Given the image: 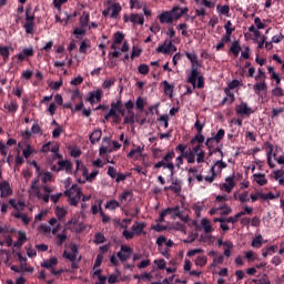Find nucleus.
I'll use <instances>...</instances> for the list:
<instances>
[{"mask_svg":"<svg viewBox=\"0 0 284 284\" xmlns=\"http://www.w3.org/2000/svg\"><path fill=\"white\" fill-rule=\"evenodd\" d=\"M111 118H113V123L115 124H119L122 121V119L120 118V114L118 113H114V115H110V113L104 115L105 121H109Z\"/></svg>","mask_w":284,"mask_h":284,"instance_id":"42","label":"nucleus"},{"mask_svg":"<svg viewBox=\"0 0 284 284\" xmlns=\"http://www.w3.org/2000/svg\"><path fill=\"white\" fill-rule=\"evenodd\" d=\"M32 153H33V150H32V148H30V145H28L27 149H24V151H22V155L27 159L30 158V155H32Z\"/></svg>","mask_w":284,"mask_h":284,"instance_id":"64","label":"nucleus"},{"mask_svg":"<svg viewBox=\"0 0 284 284\" xmlns=\"http://www.w3.org/2000/svg\"><path fill=\"white\" fill-rule=\"evenodd\" d=\"M186 144H178L175 152H180V156L186 159V163L194 164L205 162V151L201 150V144H196L191 151H186Z\"/></svg>","mask_w":284,"mask_h":284,"instance_id":"1","label":"nucleus"},{"mask_svg":"<svg viewBox=\"0 0 284 284\" xmlns=\"http://www.w3.org/2000/svg\"><path fill=\"white\" fill-rule=\"evenodd\" d=\"M105 11L111 12L110 14L111 19H116L120 12L122 11V7L120 6V3H113L110 7H108Z\"/></svg>","mask_w":284,"mask_h":284,"instance_id":"14","label":"nucleus"},{"mask_svg":"<svg viewBox=\"0 0 284 284\" xmlns=\"http://www.w3.org/2000/svg\"><path fill=\"white\" fill-rule=\"evenodd\" d=\"M91 48V44H89V42L87 41H82L80 43V48L78 49V52L82 53V54H87V49Z\"/></svg>","mask_w":284,"mask_h":284,"instance_id":"45","label":"nucleus"},{"mask_svg":"<svg viewBox=\"0 0 284 284\" xmlns=\"http://www.w3.org/2000/svg\"><path fill=\"white\" fill-rule=\"evenodd\" d=\"M241 85V82L239 80H232L231 83H229V88H225L224 90H234Z\"/></svg>","mask_w":284,"mask_h":284,"instance_id":"54","label":"nucleus"},{"mask_svg":"<svg viewBox=\"0 0 284 284\" xmlns=\"http://www.w3.org/2000/svg\"><path fill=\"white\" fill-rule=\"evenodd\" d=\"M215 9L217 10V12L221 14V16H226V17H230L229 13H230V6L226 4V6H220L217 4L215 7Z\"/></svg>","mask_w":284,"mask_h":284,"instance_id":"31","label":"nucleus"},{"mask_svg":"<svg viewBox=\"0 0 284 284\" xmlns=\"http://www.w3.org/2000/svg\"><path fill=\"white\" fill-rule=\"evenodd\" d=\"M186 59L193 64L191 68V75H189V83H191L193 88L196 87V89H203L205 83L203 77L199 75L197 68H201V64L196 61V54L186 52Z\"/></svg>","mask_w":284,"mask_h":284,"instance_id":"3","label":"nucleus"},{"mask_svg":"<svg viewBox=\"0 0 284 284\" xmlns=\"http://www.w3.org/2000/svg\"><path fill=\"white\" fill-rule=\"evenodd\" d=\"M207 264V257L205 256H199L196 257L195 260V265L199 266V267H203Z\"/></svg>","mask_w":284,"mask_h":284,"instance_id":"44","label":"nucleus"},{"mask_svg":"<svg viewBox=\"0 0 284 284\" xmlns=\"http://www.w3.org/2000/svg\"><path fill=\"white\" fill-rule=\"evenodd\" d=\"M253 181L260 186L267 184V179H265V174L262 173L253 174Z\"/></svg>","mask_w":284,"mask_h":284,"instance_id":"24","label":"nucleus"},{"mask_svg":"<svg viewBox=\"0 0 284 284\" xmlns=\"http://www.w3.org/2000/svg\"><path fill=\"white\" fill-rule=\"evenodd\" d=\"M134 234H136L133 231H126L124 230V232H122V236H124V239H126V241H130L134 237Z\"/></svg>","mask_w":284,"mask_h":284,"instance_id":"55","label":"nucleus"},{"mask_svg":"<svg viewBox=\"0 0 284 284\" xmlns=\"http://www.w3.org/2000/svg\"><path fill=\"white\" fill-rule=\"evenodd\" d=\"M101 129H97L93 131V133H91V135H89V141H91V144L94 145L95 143H99V141H101Z\"/></svg>","mask_w":284,"mask_h":284,"instance_id":"22","label":"nucleus"},{"mask_svg":"<svg viewBox=\"0 0 284 284\" xmlns=\"http://www.w3.org/2000/svg\"><path fill=\"white\" fill-rule=\"evenodd\" d=\"M67 239L68 236L64 233L58 234V246H61Z\"/></svg>","mask_w":284,"mask_h":284,"instance_id":"63","label":"nucleus"},{"mask_svg":"<svg viewBox=\"0 0 284 284\" xmlns=\"http://www.w3.org/2000/svg\"><path fill=\"white\" fill-rule=\"evenodd\" d=\"M123 104H122V100L118 99L115 102H111V109L110 112H108V114H110V116H113L115 114V111H122L124 109H122Z\"/></svg>","mask_w":284,"mask_h":284,"instance_id":"18","label":"nucleus"},{"mask_svg":"<svg viewBox=\"0 0 284 284\" xmlns=\"http://www.w3.org/2000/svg\"><path fill=\"white\" fill-rule=\"evenodd\" d=\"M253 213V209L251 206H245V209L239 213H236L237 217H243L245 215H251Z\"/></svg>","mask_w":284,"mask_h":284,"instance_id":"46","label":"nucleus"},{"mask_svg":"<svg viewBox=\"0 0 284 284\" xmlns=\"http://www.w3.org/2000/svg\"><path fill=\"white\" fill-rule=\"evenodd\" d=\"M229 53H232V55H234V58H237L239 54L241 53V58L248 60L250 59V49L248 47H245V50L243 52H241V44L239 43V41H233L231 44V49H229Z\"/></svg>","mask_w":284,"mask_h":284,"instance_id":"5","label":"nucleus"},{"mask_svg":"<svg viewBox=\"0 0 284 284\" xmlns=\"http://www.w3.org/2000/svg\"><path fill=\"white\" fill-rule=\"evenodd\" d=\"M130 9L141 10L143 9V4L139 0H130Z\"/></svg>","mask_w":284,"mask_h":284,"instance_id":"48","label":"nucleus"},{"mask_svg":"<svg viewBox=\"0 0 284 284\" xmlns=\"http://www.w3.org/2000/svg\"><path fill=\"white\" fill-rule=\"evenodd\" d=\"M1 197H8L11 194L10 183L1 182L0 183Z\"/></svg>","mask_w":284,"mask_h":284,"instance_id":"19","label":"nucleus"},{"mask_svg":"<svg viewBox=\"0 0 284 284\" xmlns=\"http://www.w3.org/2000/svg\"><path fill=\"white\" fill-rule=\"evenodd\" d=\"M18 103L11 101L9 103L3 104V109L8 110L9 113L14 114L18 111Z\"/></svg>","mask_w":284,"mask_h":284,"instance_id":"26","label":"nucleus"},{"mask_svg":"<svg viewBox=\"0 0 284 284\" xmlns=\"http://www.w3.org/2000/svg\"><path fill=\"white\" fill-rule=\"evenodd\" d=\"M255 81L265 82V73H264V70L257 69V75H255Z\"/></svg>","mask_w":284,"mask_h":284,"instance_id":"52","label":"nucleus"},{"mask_svg":"<svg viewBox=\"0 0 284 284\" xmlns=\"http://www.w3.org/2000/svg\"><path fill=\"white\" fill-rule=\"evenodd\" d=\"M163 13H169L171 17H173L176 20H180L182 16L185 14L183 11H181L180 7H174V9L170 11H163Z\"/></svg>","mask_w":284,"mask_h":284,"instance_id":"21","label":"nucleus"},{"mask_svg":"<svg viewBox=\"0 0 284 284\" xmlns=\"http://www.w3.org/2000/svg\"><path fill=\"white\" fill-rule=\"evenodd\" d=\"M39 176L34 180H32L31 184H30V190H32V192L39 194L40 193V187H39Z\"/></svg>","mask_w":284,"mask_h":284,"instance_id":"40","label":"nucleus"},{"mask_svg":"<svg viewBox=\"0 0 284 284\" xmlns=\"http://www.w3.org/2000/svg\"><path fill=\"white\" fill-rule=\"evenodd\" d=\"M222 189H224L226 193L232 192V189H234V175L226 178V183L222 184Z\"/></svg>","mask_w":284,"mask_h":284,"instance_id":"23","label":"nucleus"},{"mask_svg":"<svg viewBox=\"0 0 284 284\" xmlns=\"http://www.w3.org/2000/svg\"><path fill=\"white\" fill-rule=\"evenodd\" d=\"M224 29L226 30V34L231 36L232 32H234V27H232V22L227 21L226 24H224Z\"/></svg>","mask_w":284,"mask_h":284,"instance_id":"60","label":"nucleus"},{"mask_svg":"<svg viewBox=\"0 0 284 284\" xmlns=\"http://www.w3.org/2000/svg\"><path fill=\"white\" fill-rule=\"evenodd\" d=\"M253 283L255 284H270V280H267V276L264 275L262 278L260 280H253Z\"/></svg>","mask_w":284,"mask_h":284,"instance_id":"62","label":"nucleus"},{"mask_svg":"<svg viewBox=\"0 0 284 284\" xmlns=\"http://www.w3.org/2000/svg\"><path fill=\"white\" fill-rule=\"evenodd\" d=\"M136 109L139 111H143L145 109V100H143L141 97L136 99Z\"/></svg>","mask_w":284,"mask_h":284,"instance_id":"50","label":"nucleus"},{"mask_svg":"<svg viewBox=\"0 0 284 284\" xmlns=\"http://www.w3.org/2000/svg\"><path fill=\"white\" fill-rule=\"evenodd\" d=\"M206 140L204 135H202L201 133H196L195 138L191 139V144L194 145L195 143H197V145H201Z\"/></svg>","mask_w":284,"mask_h":284,"instance_id":"33","label":"nucleus"},{"mask_svg":"<svg viewBox=\"0 0 284 284\" xmlns=\"http://www.w3.org/2000/svg\"><path fill=\"white\" fill-rule=\"evenodd\" d=\"M102 95L103 92L101 91V89H97L95 91L90 93L89 98H87V102L91 103V105H93L94 101L99 103L101 102Z\"/></svg>","mask_w":284,"mask_h":284,"instance_id":"11","label":"nucleus"},{"mask_svg":"<svg viewBox=\"0 0 284 284\" xmlns=\"http://www.w3.org/2000/svg\"><path fill=\"white\" fill-rule=\"evenodd\" d=\"M224 135H225L224 129H220L217 130V133L213 135V138H209V139L215 140V143H220L224 139Z\"/></svg>","mask_w":284,"mask_h":284,"instance_id":"36","label":"nucleus"},{"mask_svg":"<svg viewBox=\"0 0 284 284\" xmlns=\"http://www.w3.org/2000/svg\"><path fill=\"white\" fill-rule=\"evenodd\" d=\"M168 215H173V216L184 221V223H186V217L182 216L181 206H179V205L163 210L162 213H160V219H158V223H163L165 216H168Z\"/></svg>","mask_w":284,"mask_h":284,"instance_id":"4","label":"nucleus"},{"mask_svg":"<svg viewBox=\"0 0 284 284\" xmlns=\"http://www.w3.org/2000/svg\"><path fill=\"white\" fill-rule=\"evenodd\" d=\"M236 115L248 116L253 114V110L245 102H241V104L236 105Z\"/></svg>","mask_w":284,"mask_h":284,"instance_id":"10","label":"nucleus"},{"mask_svg":"<svg viewBox=\"0 0 284 284\" xmlns=\"http://www.w3.org/2000/svg\"><path fill=\"white\" fill-rule=\"evenodd\" d=\"M24 32L27 34H34V14L31 12L30 8H27V18H24Z\"/></svg>","mask_w":284,"mask_h":284,"instance_id":"6","label":"nucleus"},{"mask_svg":"<svg viewBox=\"0 0 284 284\" xmlns=\"http://www.w3.org/2000/svg\"><path fill=\"white\" fill-rule=\"evenodd\" d=\"M153 263L158 265V270L160 271L165 270V261L163 258L155 260Z\"/></svg>","mask_w":284,"mask_h":284,"instance_id":"57","label":"nucleus"},{"mask_svg":"<svg viewBox=\"0 0 284 284\" xmlns=\"http://www.w3.org/2000/svg\"><path fill=\"white\" fill-rule=\"evenodd\" d=\"M75 171L82 172V176H87L89 174V169L85 165H82L80 161H75Z\"/></svg>","mask_w":284,"mask_h":284,"instance_id":"35","label":"nucleus"},{"mask_svg":"<svg viewBox=\"0 0 284 284\" xmlns=\"http://www.w3.org/2000/svg\"><path fill=\"white\" fill-rule=\"evenodd\" d=\"M165 190H170L172 192H174V194L180 195L181 194V181L180 180H174V182H172V185L165 187Z\"/></svg>","mask_w":284,"mask_h":284,"instance_id":"20","label":"nucleus"},{"mask_svg":"<svg viewBox=\"0 0 284 284\" xmlns=\"http://www.w3.org/2000/svg\"><path fill=\"white\" fill-rule=\"evenodd\" d=\"M150 265H151L150 260H143L139 265H136V267H139V270H145Z\"/></svg>","mask_w":284,"mask_h":284,"instance_id":"58","label":"nucleus"},{"mask_svg":"<svg viewBox=\"0 0 284 284\" xmlns=\"http://www.w3.org/2000/svg\"><path fill=\"white\" fill-rule=\"evenodd\" d=\"M120 207V203L115 200H111L105 204V210L115 211Z\"/></svg>","mask_w":284,"mask_h":284,"instance_id":"37","label":"nucleus"},{"mask_svg":"<svg viewBox=\"0 0 284 284\" xmlns=\"http://www.w3.org/2000/svg\"><path fill=\"white\" fill-rule=\"evenodd\" d=\"M0 57L7 62L10 59V47H0Z\"/></svg>","mask_w":284,"mask_h":284,"instance_id":"32","label":"nucleus"},{"mask_svg":"<svg viewBox=\"0 0 284 284\" xmlns=\"http://www.w3.org/2000/svg\"><path fill=\"white\" fill-rule=\"evenodd\" d=\"M139 73H141L143 75L149 74V65H146V64L139 65Z\"/></svg>","mask_w":284,"mask_h":284,"instance_id":"59","label":"nucleus"},{"mask_svg":"<svg viewBox=\"0 0 284 284\" xmlns=\"http://www.w3.org/2000/svg\"><path fill=\"white\" fill-rule=\"evenodd\" d=\"M274 180H284V171L283 170L274 171Z\"/></svg>","mask_w":284,"mask_h":284,"instance_id":"61","label":"nucleus"},{"mask_svg":"<svg viewBox=\"0 0 284 284\" xmlns=\"http://www.w3.org/2000/svg\"><path fill=\"white\" fill-rule=\"evenodd\" d=\"M201 226L203 227L205 234L212 233V224H210V221L207 219L201 220Z\"/></svg>","mask_w":284,"mask_h":284,"instance_id":"30","label":"nucleus"},{"mask_svg":"<svg viewBox=\"0 0 284 284\" xmlns=\"http://www.w3.org/2000/svg\"><path fill=\"white\" fill-rule=\"evenodd\" d=\"M224 93L227 98H224V100H222V105H225L226 103L232 104L234 102V93H232V90L224 89Z\"/></svg>","mask_w":284,"mask_h":284,"instance_id":"25","label":"nucleus"},{"mask_svg":"<svg viewBox=\"0 0 284 284\" xmlns=\"http://www.w3.org/2000/svg\"><path fill=\"white\" fill-rule=\"evenodd\" d=\"M55 265H58L57 257H51L41 262V267L44 270H52Z\"/></svg>","mask_w":284,"mask_h":284,"instance_id":"17","label":"nucleus"},{"mask_svg":"<svg viewBox=\"0 0 284 284\" xmlns=\"http://www.w3.org/2000/svg\"><path fill=\"white\" fill-rule=\"evenodd\" d=\"M158 53L170 54V52H176V45L172 44V40L163 41V44L158 47Z\"/></svg>","mask_w":284,"mask_h":284,"instance_id":"7","label":"nucleus"},{"mask_svg":"<svg viewBox=\"0 0 284 284\" xmlns=\"http://www.w3.org/2000/svg\"><path fill=\"white\" fill-rule=\"evenodd\" d=\"M134 123V112L129 111V115L124 116V125L133 124Z\"/></svg>","mask_w":284,"mask_h":284,"instance_id":"43","label":"nucleus"},{"mask_svg":"<svg viewBox=\"0 0 284 284\" xmlns=\"http://www.w3.org/2000/svg\"><path fill=\"white\" fill-rule=\"evenodd\" d=\"M114 83H115V78H111V79H109V80H105V81L103 82V89L110 90V89H112V87H113Z\"/></svg>","mask_w":284,"mask_h":284,"instance_id":"49","label":"nucleus"},{"mask_svg":"<svg viewBox=\"0 0 284 284\" xmlns=\"http://www.w3.org/2000/svg\"><path fill=\"white\" fill-rule=\"evenodd\" d=\"M272 95H274L276 98H282L284 95L283 88H278V87L274 88L272 90Z\"/></svg>","mask_w":284,"mask_h":284,"instance_id":"53","label":"nucleus"},{"mask_svg":"<svg viewBox=\"0 0 284 284\" xmlns=\"http://www.w3.org/2000/svg\"><path fill=\"white\" fill-rule=\"evenodd\" d=\"M263 244H264V242H263L262 235H257L251 242V247H253V248H261Z\"/></svg>","mask_w":284,"mask_h":284,"instance_id":"29","label":"nucleus"},{"mask_svg":"<svg viewBox=\"0 0 284 284\" xmlns=\"http://www.w3.org/2000/svg\"><path fill=\"white\" fill-rule=\"evenodd\" d=\"M105 242H108V239H105V235H103V233L101 232L94 233V240H93L94 244L99 245V244H104Z\"/></svg>","mask_w":284,"mask_h":284,"instance_id":"27","label":"nucleus"},{"mask_svg":"<svg viewBox=\"0 0 284 284\" xmlns=\"http://www.w3.org/2000/svg\"><path fill=\"white\" fill-rule=\"evenodd\" d=\"M144 229H145V223H136V225H132V232L136 233V235L143 234Z\"/></svg>","mask_w":284,"mask_h":284,"instance_id":"34","label":"nucleus"},{"mask_svg":"<svg viewBox=\"0 0 284 284\" xmlns=\"http://www.w3.org/2000/svg\"><path fill=\"white\" fill-rule=\"evenodd\" d=\"M34 55V50L32 48L22 49L21 53H18L17 58L19 62H24L26 58H30Z\"/></svg>","mask_w":284,"mask_h":284,"instance_id":"13","label":"nucleus"},{"mask_svg":"<svg viewBox=\"0 0 284 284\" xmlns=\"http://www.w3.org/2000/svg\"><path fill=\"white\" fill-rule=\"evenodd\" d=\"M63 84V82L58 81V82H51V84H49V88H51V90L53 91H59L61 89V85Z\"/></svg>","mask_w":284,"mask_h":284,"instance_id":"56","label":"nucleus"},{"mask_svg":"<svg viewBox=\"0 0 284 284\" xmlns=\"http://www.w3.org/2000/svg\"><path fill=\"white\" fill-rule=\"evenodd\" d=\"M17 141L14 139H9L8 142L6 144H3V142H0V153L1 156H7L8 152H9V148L11 145H16Z\"/></svg>","mask_w":284,"mask_h":284,"instance_id":"12","label":"nucleus"},{"mask_svg":"<svg viewBox=\"0 0 284 284\" xmlns=\"http://www.w3.org/2000/svg\"><path fill=\"white\" fill-rule=\"evenodd\" d=\"M42 180L39 179V181H42V183L51 182L53 176L49 172L41 171Z\"/></svg>","mask_w":284,"mask_h":284,"instance_id":"47","label":"nucleus"},{"mask_svg":"<svg viewBox=\"0 0 284 284\" xmlns=\"http://www.w3.org/2000/svg\"><path fill=\"white\" fill-rule=\"evenodd\" d=\"M59 171H65V173L72 172V162L69 160L58 161Z\"/></svg>","mask_w":284,"mask_h":284,"instance_id":"16","label":"nucleus"},{"mask_svg":"<svg viewBox=\"0 0 284 284\" xmlns=\"http://www.w3.org/2000/svg\"><path fill=\"white\" fill-rule=\"evenodd\" d=\"M158 18L160 19V23H165V24H172L174 23L175 20H179L170 16L169 12H162V14H160Z\"/></svg>","mask_w":284,"mask_h":284,"instance_id":"15","label":"nucleus"},{"mask_svg":"<svg viewBox=\"0 0 284 284\" xmlns=\"http://www.w3.org/2000/svg\"><path fill=\"white\" fill-rule=\"evenodd\" d=\"M129 21L132 24L143 26L145 23V18L143 17V14L131 13L130 18L128 16H124V22L128 23Z\"/></svg>","mask_w":284,"mask_h":284,"instance_id":"8","label":"nucleus"},{"mask_svg":"<svg viewBox=\"0 0 284 284\" xmlns=\"http://www.w3.org/2000/svg\"><path fill=\"white\" fill-rule=\"evenodd\" d=\"M176 156V153L174 152V150L165 153V155H163L162 161H159L158 163H155V165H153L154 170H160L161 168H163V170H168L170 171V175H174V169H181V165L183 164V159L184 158H176V165H174V162H172L174 160V158Z\"/></svg>","mask_w":284,"mask_h":284,"instance_id":"2","label":"nucleus"},{"mask_svg":"<svg viewBox=\"0 0 284 284\" xmlns=\"http://www.w3.org/2000/svg\"><path fill=\"white\" fill-rule=\"evenodd\" d=\"M122 41H124V34L120 31L115 32L113 34V44H122Z\"/></svg>","mask_w":284,"mask_h":284,"instance_id":"38","label":"nucleus"},{"mask_svg":"<svg viewBox=\"0 0 284 284\" xmlns=\"http://www.w3.org/2000/svg\"><path fill=\"white\" fill-rule=\"evenodd\" d=\"M267 89L265 81H262V83H255L253 85V90L255 91V93H260L263 92Z\"/></svg>","mask_w":284,"mask_h":284,"instance_id":"41","label":"nucleus"},{"mask_svg":"<svg viewBox=\"0 0 284 284\" xmlns=\"http://www.w3.org/2000/svg\"><path fill=\"white\" fill-rule=\"evenodd\" d=\"M90 14L89 12L84 11L82 12V16L80 17V28H87L89 26Z\"/></svg>","mask_w":284,"mask_h":284,"instance_id":"28","label":"nucleus"},{"mask_svg":"<svg viewBox=\"0 0 284 284\" xmlns=\"http://www.w3.org/2000/svg\"><path fill=\"white\" fill-rule=\"evenodd\" d=\"M130 254H132V248L126 245H122L120 246V252H118L115 257L119 258L120 262L124 263L130 258Z\"/></svg>","mask_w":284,"mask_h":284,"instance_id":"9","label":"nucleus"},{"mask_svg":"<svg viewBox=\"0 0 284 284\" xmlns=\"http://www.w3.org/2000/svg\"><path fill=\"white\" fill-rule=\"evenodd\" d=\"M65 210L61 209L60 206L55 209V216H58V220L61 221L63 217H65Z\"/></svg>","mask_w":284,"mask_h":284,"instance_id":"51","label":"nucleus"},{"mask_svg":"<svg viewBox=\"0 0 284 284\" xmlns=\"http://www.w3.org/2000/svg\"><path fill=\"white\" fill-rule=\"evenodd\" d=\"M217 211H222V216H227L230 213H232V209L227 204H222L217 207Z\"/></svg>","mask_w":284,"mask_h":284,"instance_id":"39","label":"nucleus"}]
</instances>
